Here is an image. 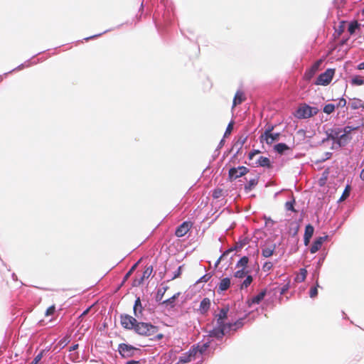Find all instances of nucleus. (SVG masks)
<instances>
[{
	"label": "nucleus",
	"mask_w": 364,
	"mask_h": 364,
	"mask_svg": "<svg viewBox=\"0 0 364 364\" xmlns=\"http://www.w3.org/2000/svg\"><path fill=\"white\" fill-rule=\"evenodd\" d=\"M89 311V309H86L82 314H81V316H83L85 315H86L87 314V312Z\"/></svg>",
	"instance_id": "0e129e2a"
},
{
	"label": "nucleus",
	"mask_w": 364,
	"mask_h": 364,
	"mask_svg": "<svg viewBox=\"0 0 364 364\" xmlns=\"http://www.w3.org/2000/svg\"><path fill=\"white\" fill-rule=\"evenodd\" d=\"M217 328H214L212 331H210V336L213 337H215L217 338H222L223 336L228 333L231 330L230 323L226 324H218Z\"/></svg>",
	"instance_id": "423d86ee"
},
{
	"label": "nucleus",
	"mask_w": 364,
	"mask_h": 364,
	"mask_svg": "<svg viewBox=\"0 0 364 364\" xmlns=\"http://www.w3.org/2000/svg\"><path fill=\"white\" fill-rule=\"evenodd\" d=\"M358 26L359 25L357 21H353L349 24L348 31L350 34H353L355 33V29H357Z\"/></svg>",
	"instance_id": "473e14b6"
},
{
	"label": "nucleus",
	"mask_w": 364,
	"mask_h": 364,
	"mask_svg": "<svg viewBox=\"0 0 364 364\" xmlns=\"http://www.w3.org/2000/svg\"><path fill=\"white\" fill-rule=\"evenodd\" d=\"M134 314L136 318H139L142 315L143 307L141 303V299L138 297L134 302Z\"/></svg>",
	"instance_id": "f3484780"
},
{
	"label": "nucleus",
	"mask_w": 364,
	"mask_h": 364,
	"mask_svg": "<svg viewBox=\"0 0 364 364\" xmlns=\"http://www.w3.org/2000/svg\"><path fill=\"white\" fill-rule=\"evenodd\" d=\"M314 228L311 224H309L306 226L304 235V242L305 245H309V243L310 242V239L311 238V237L314 234Z\"/></svg>",
	"instance_id": "f8f14e48"
},
{
	"label": "nucleus",
	"mask_w": 364,
	"mask_h": 364,
	"mask_svg": "<svg viewBox=\"0 0 364 364\" xmlns=\"http://www.w3.org/2000/svg\"><path fill=\"white\" fill-rule=\"evenodd\" d=\"M335 70L333 69H327L318 75L315 84L317 85H328L331 82Z\"/></svg>",
	"instance_id": "7ed1b4c3"
},
{
	"label": "nucleus",
	"mask_w": 364,
	"mask_h": 364,
	"mask_svg": "<svg viewBox=\"0 0 364 364\" xmlns=\"http://www.w3.org/2000/svg\"><path fill=\"white\" fill-rule=\"evenodd\" d=\"M346 105V100L344 98H341L338 103V107H343Z\"/></svg>",
	"instance_id": "3c124183"
},
{
	"label": "nucleus",
	"mask_w": 364,
	"mask_h": 364,
	"mask_svg": "<svg viewBox=\"0 0 364 364\" xmlns=\"http://www.w3.org/2000/svg\"><path fill=\"white\" fill-rule=\"evenodd\" d=\"M266 295V290H262L260 293H259L257 295L253 296L251 299L248 300V305L250 306L252 304H259L265 296Z\"/></svg>",
	"instance_id": "412c9836"
},
{
	"label": "nucleus",
	"mask_w": 364,
	"mask_h": 364,
	"mask_svg": "<svg viewBox=\"0 0 364 364\" xmlns=\"http://www.w3.org/2000/svg\"><path fill=\"white\" fill-rule=\"evenodd\" d=\"M152 272L153 267L146 266L140 279L134 281L135 285H140L142 284L144 279H148L151 276Z\"/></svg>",
	"instance_id": "2eb2a0df"
},
{
	"label": "nucleus",
	"mask_w": 364,
	"mask_h": 364,
	"mask_svg": "<svg viewBox=\"0 0 364 364\" xmlns=\"http://www.w3.org/2000/svg\"><path fill=\"white\" fill-rule=\"evenodd\" d=\"M259 153V151H254L249 154V159L252 160L255 155L258 154Z\"/></svg>",
	"instance_id": "864d4df0"
},
{
	"label": "nucleus",
	"mask_w": 364,
	"mask_h": 364,
	"mask_svg": "<svg viewBox=\"0 0 364 364\" xmlns=\"http://www.w3.org/2000/svg\"><path fill=\"white\" fill-rule=\"evenodd\" d=\"M208 347H209L208 343H203L201 346L198 345L197 348H198V353L200 355H202L208 349Z\"/></svg>",
	"instance_id": "f704fd0d"
},
{
	"label": "nucleus",
	"mask_w": 364,
	"mask_h": 364,
	"mask_svg": "<svg viewBox=\"0 0 364 364\" xmlns=\"http://www.w3.org/2000/svg\"><path fill=\"white\" fill-rule=\"evenodd\" d=\"M222 194H223V190L218 188V189L214 190V191L213 193V197L214 198H218L220 196H222Z\"/></svg>",
	"instance_id": "37998d69"
},
{
	"label": "nucleus",
	"mask_w": 364,
	"mask_h": 364,
	"mask_svg": "<svg viewBox=\"0 0 364 364\" xmlns=\"http://www.w3.org/2000/svg\"><path fill=\"white\" fill-rule=\"evenodd\" d=\"M210 277L211 276L209 274H206L199 279L198 282H207Z\"/></svg>",
	"instance_id": "09e8293b"
},
{
	"label": "nucleus",
	"mask_w": 364,
	"mask_h": 364,
	"mask_svg": "<svg viewBox=\"0 0 364 364\" xmlns=\"http://www.w3.org/2000/svg\"><path fill=\"white\" fill-rule=\"evenodd\" d=\"M159 327L151 323L138 322L134 328V332L141 336L149 337L154 336L155 340L159 341L164 338V334L159 333Z\"/></svg>",
	"instance_id": "f257e3e1"
},
{
	"label": "nucleus",
	"mask_w": 364,
	"mask_h": 364,
	"mask_svg": "<svg viewBox=\"0 0 364 364\" xmlns=\"http://www.w3.org/2000/svg\"><path fill=\"white\" fill-rule=\"evenodd\" d=\"M55 311V306L52 305L46 309L45 316H49L53 315Z\"/></svg>",
	"instance_id": "ea45409f"
},
{
	"label": "nucleus",
	"mask_w": 364,
	"mask_h": 364,
	"mask_svg": "<svg viewBox=\"0 0 364 364\" xmlns=\"http://www.w3.org/2000/svg\"><path fill=\"white\" fill-rule=\"evenodd\" d=\"M318 112V109L315 107H311L306 103L301 104L294 112V117L297 119L310 118Z\"/></svg>",
	"instance_id": "f03ea898"
},
{
	"label": "nucleus",
	"mask_w": 364,
	"mask_h": 364,
	"mask_svg": "<svg viewBox=\"0 0 364 364\" xmlns=\"http://www.w3.org/2000/svg\"><path fill=\"white\" fill-rule=\"evenodd\" d=\"M358 69L360 70H364V61L358 65Z\"/></svg>",
	"instance_id": "13d9d810"
},
{
	"label": "nucleus",
	"mask_w": 364,
	"mask_h": 364,
	"mask_svg": "<svg viewBox=\"0 0 364 364\" xmlns=\"http://www.w3.org/2000/svg\"><path fill=\"white\" fill-rule=\"evenodd\" d=\"M120 323L122 326L125 329L134 330L137 323V320L136 318L130 315L122 314L120 316Z\"/></svg>",
	"instance_id": "39448f33"
},
{
	"label": "nucleus",
	"mask_w": 364,
	"mask_h": 364,
	"mask_svg": "<svg viewBox=\"0 0 364 364\" xmlns=\"http://www.w3.org/2000/svg\"><path fill=\"white\" fill-rule=\"evenodd\" d=\"M191 360V357H189V355L187 358L180 359V361L182 363H187V362H190Z\"/></svg>",
	"instance_id": "6e6d98bb"
},
{
	"label": "nucleus",
	"mask_w": 364,
	"mask_h": 364,
	"mask_svg": "<svg viewBox=\"0 0 364 364\" xmlns=\"http://www.w3.org/2000/svg\"><path fill=\"white\" fill-rule=\"evenodd\" d=\"M346 0H336V2L338 5H342L345 3Z\"/></svg>",
	"instance_id": "680f3d73"
},
{
	"label": "nucleus",
	"mask_w": 364,
	"mask_h": 364,
	"mask_svg": "<svg viewBox=\"0 0 364 364\" xmlns=\"http://www.w3.org/2000/svg\"><path fill=\"white\" fill-rule=\"evenodd\" d=\"M272 267L273 264L271 262H266L262 266V269L264 272H268L272 269Z\"/></svg>",
	"instance_id": "79ce46f5"
},
{
	"label": "nucleus",
	"mask_w": 364,
	"mask_h": 364,
	"mask_svg": "<svg viewBox=\"0 0 364 364\" xmlns=\"http://www.w3.org/2000/svg\"><path fill=\"white\" fill-rule=\"evenodd\" d=\"M274 149L278 154H282L284 153L285 151L290 150V147L288 146L286 144L279 143L274 146Z\"/></svg>",
	"instance_id": "4be33fe9"
},
{
	"label": "nucleus",
	"mask_w": 364,
	"mask_h": 364,
	"mask_svg": "<svg viewBox=\"0 0 364 364\" xmlns=\"http://www.w3.org/2000/svg\"><path fill=\"white\" fill-rule=\"evenodd\" d=\"M276 247V245L274 243L264 246L262 250V255L264 257H271L275 252Z\"/></svg>",
	"instance_id": "dca6fc26"
},
{
	"label": "nucleus",
	"mask_w": 364,
	"mask_h": 364,
	"mask_svg": "<svg viewBox=\"0 0 364 364\" xmlns=\"http://www.w3.org/2000/svg\"><path fill=\"white\" fill-rule=\"evenodd\" d=\"M180 293H177V294H175L173 296H172L171 298L165 300L163 301V304H166V305H169L171 306V307H173L174 306V303H175V301L176 299L178 298V296H179Z\"/></svg>",
	"instance_id": "cd10ccee"
},
{
	"label": "nucleus",
	"mask_w": 364,
	"mask_h": 364,
	"mask_svg": "<svg viewBox=\"0 0 364 364\" xmlns=\"http://www.w3.org/2000/svg\"><path fill=\"white\" fill-rule=\"evenodd\" d=\"M249 171L248 168L245 166H241L237 168H231L229 170L228 176L230 181L235 180L240 177L245 176Z\"/></svg>",
	"instance_id": "6e6552de"
},
{
	"label": "nucleus",
	"mask_w": 364,
	"mask_h": 364,
	"mask_svg": "<svg viewBox=\"0 0 364 364\" xmlns=\"http://www.w3.org/2000/svg\"><path fill=\"white\" fill-rule=\"evenodd\" d=\"M233 126H234V122L233 121L230 122L228 124V127L226 128L225 132L224 134V137H227V136H228L231 134V132H232V131L233 129Z\"/></svg>",
	"instance_id": "c9c22d12"
},
{
	"label": "nucleus",
	"mask_w": 364,
	"mask_h": 364,
	"mask_svg": "<svg viewBox=\"0 0 364 364\" xmlns=\"http://www.w3.org/2000/svg\"><path fill=\"white\" fill-rule=\"evenodd\" d=\"M352 84L355 85H364V80L360 76H355L352 79Z\"/></svg>",
	"instance_id": "72a5a7b5"
},
{
	"label": "nucleus",
	"mask_w": 364,
	"mask_h": 364,
	"mask_svg": "<svg viewBox=\"0 0 364 364\" xmlns=\"http://www.w3.org/2000/svg\"><path fill=\"white\" fill-rule=\"evenodd\" d=\"M288 289H289V286H288V285L284 286V287L281 289L280 294H284L286 292V291H287V290H288Z\"/></svg>",
	"instance_id": "4d7b16f0"
},
{
	"label": "nucleus",
	"mask_w": 364,
	"mask_h": 364,
	"mask_svg": "<svg viewBox=\"0 0 364 364\" xmlns=\"http://www.w3.org/2000/svg\"><path fill=\"white\" fill-rule=\"evenodd\" d=\"M298 230H299V227H296V231H295V233H296V232H297Z\"/></svg>",
	"instance_id": "69168bd1"
},
{
	"label": "nucleus",
	"mask_w": 364,
	"mask_h": 364,
	"mask_svg": "<svg viewBox=\"0 0 364 364\" xmlns=\"http://www.w3.org/2000/svg\"><path fill=\"white\" fill-rule=\"evenodd\" d=\"M198 353L197 346H193V348L189 350V357H195Z\"/></svg>",
	"instance_id": "a18cd8bd"
},
{
	"label": "nucleus",
	"mask_w": 364,
	"mask_h": 364,
	"mask_svg": "<svg viewBox=\"0 0 364 364\" xmlns=\"http://www.w3.org/2000/svg\"><path fill=\"white\" fill-rule=\"evenodd\" d=\"M350 107L354 109L363 108L364 102L360 99H353V101L350 104Z\"/></svg>",
	"instance_id": "a878e982"
},
{
	"label": "nucleus",
	"mask_w": 364,
	"mask_h": 364,
	"mask_svg": "<svg viewBox=\"0 0 364 364\" xmlns=\"http://www.w3.org/2000/svg\"><path fill=\"white\" fill-rule=\"evenodd\" d=\"M360 178L364 180V168L362 170L360 173Z\"/></svg>",
	"instance_id": "e2e57ef3"
},
{
	"label": "nucleus",
	"mask_w": 364,
	"mask_h": 364,
	"mask_svg": "<svg viewBox=\"0 0 364 364\" xmlns=\"http://www.w3.org/2000/svg\"><path fill=\"white\" fill-rule=\"evenodd\" d=\"M255 166L256 167H267V168H271V162L269 158L260 156L255 161Z\"/></svg>",
	"instance_id": "4468645a"
},
{
	"label": "nucleus",
	"mask_w": 364,
	"mask_h": 364,
	"mask_svg": "<svg viewBox=\"0 0 364 364\" xmlns=\"http://www.w3.org/2000/svg\"><path fill=\"white\" fill-rule=\"evenodd\" d=\"M245 95L242 91H237L233 99L232 108L237 105H240L245 100Z\"/></svg>",
	"instance_id": "aec40b11"
},
{
	"label": "nucleus",
	"mask_w": 364,
	"mask_h": 364,
	"mask_svg": "<svg viewBox=\"0 0 364 364\" xmlns=\"http://www.w3.org/2000/svg\"><path fill=\"white\" fill-rule=\"evenodd\" d=\"M350 140V137L349 135L341 133L336 143H338L340 146H345Z\"/></svg>",
	"instance_id": "5701e85b"
},
{
	"label": "nucleus",
	"mask_w": 364,
	"mask_h": 364,
	"mask_svg": "<svg viewBox=\"0 0 364 364\" xmlns=\"http://www.w3.org/2000/svg\"><path fill=\"white\" fill-rule=\"evenodd\" d=\"M136 266V264H134L132 268L127 273V274L125 275V279H127L129 275L132 274V271L134 270V269L135 268V267Z\"/></svg>",
	"instance_id": "5fc2aeb1"
},
{
	"label": "nucleus",
	"mask_w": 364,
	"mask_h": 364,
	"mask_svg": "<svg viewBox=\"0 0 364 364\" xmlns=\"http://www.w3.org/2000/svg\"><path fill=\"white\" fill-rule=\"evenodd\" d=\"M252 282V277L251 275H248V276H247L246 279L242 283L240 288L242 289H246L251 284Z\"/></svg>",
	"instance_id": "c756f323"
},
{
	"label": "nucleus",
	"mask_w": 364,
	"mask_h": 364,
	"mask_svg": "<svg viewBox=\"0 0 364 364\" xmlns=\"http://www.w3.org/2000/svg\"><path fill=\"white\" fill-rule=\"evenodd\" d=\"M249 262V259L247 257H242L237 263V267H242V269H245Z\"/></svg>",
	"instance_id": "bb28decb"
},
{
	"label": "nucleus",
	"mask_w": 364,
	"mask_h": 364,
	"mask_svg": "<svg viewBox=\"0 0 364 364\" xmlns=\"http://www.w3.org/2000/svg\"><path fill=\"white\" fill-rule=\"evenodd\" d=\"M228 311L229 308L228 306H225L220 309L218 314L215 315L218 324H225L224 323V320L227 318Z\"/></svg>",
	"instance_id": "ddd939ff"
},
{
	"label": "nucleus",
	"mask_w": 364,
	"mask_h": 364,
	"mask_svg": "<svg viewBox=\"0 0 364 364\" xmlns=\"http://www.w3.org/2000/svg\"><path fill=\"white\" fill-rule=\"evenodd\" d=\"M350 192V186L349 185H348L345 188V189L343 192V194L341 196V198H339L338 201L341 202V201L345 200L349 196Z\"/></svg>",
	"instance_id": "c85d7f7f"
},
{
	"label": "nucleus",
	"mask_w": 364,
	"mask_h": 364,
	"mask_svg": "<svg viewBox=\"0 0 364 364\" xmlns=\"http://www.w3.org/2000/svg\"><path fill=\"white\" fill-rule=\"evenodd\" d=\"M295 203L294 199H293L291 201H287L285 203V208L288 210H291L293 212H296V210L294 208V204Z\"/></svg>",
	"instance_id": "e433bc0d"
},
{
	"label": "nucleus",
	"mask_w": 364,
	"mask_h": 364,
	"mask_svg": "<svg viewBox=\"0 0 364 364\" xmlns=\"http://www.w3.org/2000/svg\"><path fill=\"white\" fill-rule=\"evenodd\" d=\"M307 271L306 269H300L299 273L295 277V281L298 283L304 282L306 278Z\"/></svg>",
	"instance_id": "b1692460"
},
{
	"label": "nucleus",
	"mask_w": 364,
	"mask_h": 364,
	"mask_svg": "<svg viewBox=\"0 0 364 364\" xmlns=\"http://www.w3.org/2000/svg\"><path fill=\"white\" fill-rule=\"evenodd\" d=\"M321 61L316 62L311 68L316 73L320 65Z\"/></svg>",
	"instance_id": "603ef678"
},
{
	"label": "nucleus",
	"mask_w": 364,
	"mask_h": 364,
	"mask_svg": "<svg viewBox=\"0 0 364 364\" xmlns=\"http://www.w3.org/2000/svg\"><path fill=\"white\" fill-rule=\"evenodd\" d=\"M318 294V289L316 287L311 288L309 295L311 298H314Z\"/></svg>",
	"instance_id": "de8ad7c7"
},
{
	"label": "nucleus",
	"mask_w": 364,
	"mask_h": 364,
	"mask_svg": "<svg viewBox=\"0 0 364 364\" xmlns=\"http://www.w3.org/2000/svg\"><path fill=\"white\" fill-rule=\"evenodd\" d=\"M231 325V330L233 329L234 331H236L237 328H240L242 326L243 323L241 321H237L235 323H230Z\"/></svg>",
	"instance_id": "a19ab883"
},
{
	"label": "nucleus",
	"mask_w": 364,
	"mask_h": 364,
	"mask_svg": "<svg viewBox=\"0 0 364 364\" xmlns=\"http://www.w3.org/2000/svg\"><path fill=\"white\" fill-rule=\"evenodd\" d=\"M273 129V126H269L260 136L261 140L265 141L267 144H272L279 139V133H272Z\"/></svg>",
	"instance_id": "20e7f679"
},
{
	"label": "nucleus",
	"mask_w": 364,
	"mask_h": 364,
	"mask_svg": "<svg viewBox=\"0 0 364 364\" xmlns=\"http://www.w3.org/2000/svg\"><path fill=\"white\" fill-rule=\"evenodd\" d=\"M326 236L319 237L313 242L310 247V252L312 254L316 253L322 246L323 242L326 240Z\"/></svg>",
	"instance_id": "9b49d317"
},
{
	"label": "nucleus",
	"mask_w": 364,
	"mask_h": 364,
	"mask_svg": "<svg viewBox=\"0 0 364 364\" xmlns=\"http://www.w3.org/2000/svg\"><path fill=\"white\" fill-rule=\"evenodd\" d=\"M78 348V344H75L70 348V351L75 350Z\"/></svg>",
	"instance_id": "052dcab7"
},
{
	"label": "nucleus",
	"mask_w": 364,
	"mask_h": 364,
	"mask_svg": "<svg viewBox=\"0 0 364 364\" xmlns=\"http://www.w3.org/2000/svg\"><path fill=\"white\" fill-rule=\"evenodd\" d=\"M342 132L343 130L341 129L340 128L330 129L329 132H327L328 139H331L336 142Z\"/></svg>",
	"instance_id": "a211bd4d"
},
{
	"label": "nucleus",
	"mask_w": 364,
	"mask_h": 364,
	"mask_svg": "<svg viewBox=\"0 0 364 364\" xmlns=\"http://www.w3.org/2000/svg\"><path fill=\"white\" fill-rule=\"evenodd\" d=\"M126 364H141L140 361L138 360H129Z\"/></svg>",
	"instance_id": "bf43d9fd"
},
{
	"label": "nucleus",
	"mask_w": 364,
	"mask_h": 364,
	"mask_svg": "<svg viewBox=\"0 0 364 364\" xmlns=\"http://www.w3.org/2000/svg\"><path fill=\"white\" fill-rule=\"evenodd\" d=\"M230 279L228 277L223 278L218 284V291H224L229 289L230 287Z\"/></svg>",
	"instance_id": "6ab92c4d"
},
{
	"label": "nucleus",
	"mask_w": 364,
	"mask_h": 364,
	"mask_svg": "<svg viewBox=\"0 0 364 364\" xmlns=\"http://www.w3.org/2000/svg\"><path fill=\"white\" fill-rule=\"evenodd\" d=\"M247 274V272L245 271V269H242L240 270H237L235 273V277L236 278H243L244 277H245V275Z\"/></svg>",
	"instance_id": "4c0bfd02"
},
{
	"label": "nucleus",
	"mask_w": 364,
	"mask_h": 364,
	"mask_svg": "<svg viewBox=\"0 0 364 364\" xmlns=\"http://www.w3.org/2000/svg\"><path fill=\"white\" fill-rule=\"evenodd\" d=\"M258 183V179L257 178H252L249 181L247 184L245 186V190L246 191H250L252 190L255 186Z\"/></svg>",
	"instance_id": "393cba45"
},
{
	"label": "nucleus",
	"mask_w": 364,
	"mask_h": 364,
	"mask_svg": "<svg viewBox=\"0 0 364 364\" xmlns=\"http://www.w3.org/2000/svg\"><path fill=\"white\" fill-rule=\"evenodd\" d=\"M355 128H353L351 127H346L342 132V134H347L349 135L351 131L355 130Z\"/></svg>",
	"instance_id": "8fccbe9b"
},
{
	"label": "nucleus",
	"mask_w": 364,
	"mask_h": 364,
	"mask_svg": "<svg viewBox=\"0 0 364 364\" xmlns=\"http://www.w3.org/2000/svg\"><path fill=\"white\" fill-rule=\"evenodd\" d=\"M335 110V105L333 104H327L323 107V112L328 114L333 113Z\"/></svg>",
	"instance_id": "2f4dec72"
},
{
	"label": "nucleus",
	"mask_w": 364,
	"mask_h": 364,
	"mask_svg": "<svg viewBox=\"0 0 364 364\" xmlns=\"http://www.w3.org/2000/svg\"><path fill=\"white\" fill-rule=\"evenodd\" d=\"M220 258H219V259L218 260L217 264H218L220 262Z\"/></svg>",
	"instance_id": "338daca9"
},
{
	"label": "nucleus",
	"mask_w": 364,
	"mask_h": 364,
	"mask_svg": "<svg viewBox=\"0 0 364 364\" xmlns=\"http://www.w3.org/2000/svg\"><path fill=\"white\" fill-rule=\"evenodd\" d=\"M182 267L183 266L178 267V269L174 272L173 276L172 277V279H175L181 276L182 272Z\"/></svg>",
	"instance_id": "49530a36"
},
{
	"label": "nucleus",
	"mask_w": 364,
	"mask_h": 364,
	"mask_svg": "<svg viewBox=\"0 0 364 364\" xmlns=\"http://www.w3.org/2000/svg\"><path fill=\"white\" fill-rule=\"evenodd\" d=\"M211 302L210 299L204 298L200 304L199 308L198 309V311L199 314L202 315L207 314L208 311L210 308Z\"/></svg>",
	"instance_id": "9d476101"
},
{
	"label": "nucleus",
	"mask_w": 364,
	"mask_h": 364,
	"mask_svg": "<svg viewBox=\"0 0 364 364\" xmlns=\"http://www.w3.org/2000/svg\"><path fill=\"white\" fill-rule=\"evenodd\" d=\"M191 227V222L185 221L176 228L175 235L178 237H181L184 236L186 234H187V232L190 230Z\"/></svg>",
	"instance_id": "1a4fd4ad"
},
{
	"label": "nucleus",
	"mask_w": 364,
	"mask_h": 364,
	"mask_svg": "<svg viewBox=\"0 0 364 364\" xmlns=\"http://www.w3.org/2000/svg\"><path fill=\"white\" fill-rule=\"evenodd\" d=\"M70 341V336H65L62 340H60L59 341L58 345L60 346H61L62 348H64L65 346H67L69 343Z\"/></svg>",
	"instance_id": "58836bf2"
},
{
	"label": "nucleus",
	"mask_w": 364,
	"mask_h": 364,
	"mask_svg": "<svg viewBox=\"0 0 364 364\" xmlns=\"http://www.w3.org/2000/svg\"><path fill=\"white\" fill-rule=\"evenodd\" d=\"M315 73H316L310 68L305 72L304 75V79L306 81H309L314 77Z\"/></svg>",
	"instance_id": "7c9ffc66"
},
{
	"label": "nucleus",
	"mask_w": 364,
	"mask_h": 364,
	"mask_svg": "<svg viewBox=\"0 0 364 364\" xmlns=\"http://www.w3.org/2000/svg\"><path fill=\"white\" fill-rule=\"evenodd\" d=\"M139 349L126 343H120L118 346L119 354L124 358H130L134 356L136 351Z\"/></svg>",
	"instance_id": "0eeeda50"
},
{
	"label": "nucleus",
	"mask_w": 364,
	"mask_h": 364,
	"mask_svg": "<svg viewBox=\"0 0 364 364\" xmlns=\"http://www.w3.org/2000/svg\"><path fill=\"white\" fill-rule=\"evenodd\" d=\"M43 357V352L38 354L29 364H38Z\"/></svg>",
	"instance_id": "c03bdc74"
}]
</instances>
